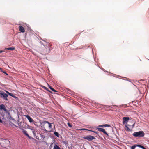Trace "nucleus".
I'll return each mask as SVG.
<instances>
[{
	"instance_id": "obj_1",
	"label": "nucleus",
	"mask_w": 149,
	"mask_h": 149,
	"mask_svg": "<svg viewBox=\"0 0 149 149\" xmlns=\"http://www.w3.org/2000/svg\"><path fill=\"white\" fill-rule=\"evenodd\" d=\"M52 124L47 121H44L41 123V127L42 130L45 131L47 133L52 132L53 130Z\"/></svg>"
},
{
	"instance_id": "obj_2",
	"label": "nucleus",
	"mask_w": 149,
	"mask_h": 149,
	"mask_svg": "<svg viewBox=\"0 0 149 149\" xmlns=\"http://www.w3.org/2000/svg\"><path fill=\"white\" fill-rule=\"evenodd\" d=\"M51 46V44L49 43H47L46 45H44V47L41 50L42 54L46 55L49 53L50 51V47Z\"/></svg>"
},
{
	"instance_id": "obj_3",
	"label": "nucleus",
	"mask_w": 149,
	"mask_h": 149,
	"mask_svg": "<svg viewBox=\"0 0 149 149\" xmlns=\"http://www.w3.org/2000/svg\"><path fill=\"white\" fill-rule=\"evenodd\" d=\"M133 135L136 137L140 138L144 136L145 134L143 131L136 132L133 134Z\"/></svg>"
},
{
	"instance_id": "obj_4",
	"label": "nucleus",
	"mask_w": 149,
	"mask_h": 149,
	"mask_svg": "<svg viewBox=\"0 0 149 149\" xmlns=\"http://www.w3.org/2000/svg\"><path fill=\"white\" fill-rule=\"evenodd\" d=\"M130 124H127L125 126L127 128L126 130L128 131H131V130L130 128L132 129L134 126L135 123H134L132 121L129 122Z\"/></svg>"
},
{
	"instance_id": "obj_5",
	"label": "nucleus",
	"mask_w": 149,
	"mask_h": 149,
	"mask_svg": "<svg viewBox=\"0 0 149 149\" xmlns=\"http://www.w3.org/2000/svg\"><path fill=\"white\" fill-rule=\"evenodd\" d=\"M8 96V94L6 93H5L3 91L0 92V97L3 98L4 100H8L7 97Z\"/></svg>"
},
{
	"instance_id": "obj_6",
	"label": "nucleus",
	"mask_w": 149,
	"mask_h": 149,
	"mask_svg": "<svg viewBox=\"0 0 149 149\" xmlns=\"http://www.w3.org/2000/svg\"><path fill=\"white\" fill-rule=\"evenodd\" d=\"M83 138L89 141H91L94 139H95V138L93 136L91 135H88L84 137Z\"/></svg>"
},
{
	"instance_id": "obj_7",
	"label": "nucleus",
	"mask_w": 149,
	"mask_h": 149,
	"mask_svg": "<svg viewBox=\"0 0 149 149\" xmlns=\"http://www.w3.org/2000/svg\"><path fill=\"white\" fill-rule=\"evenodd\" d=\"M0 110H3L6 113L9 114V112L8 111V110L6 109L5 105L3 104H1L0 105Z\"/></svg>"
},
{
	"instance_id": "obj_8",
	"label": "nucleus",
	"mask_w": 149,
	"mask_h": 149,
	"mask_svg": "<svg viewBox=\"0 0 149 149\" xmlns=\"http://www.w3.org/2000/svg\"><path fill=\"white\" fill-rule=\"evenodd\" d=\"M129 118L128 117H123V124H125V123L127 124L128 121L129 120Z\"/></svg>"
},
{
	"instance_id": "obj_9",
	"label": "nucleus",
	"mask_w": 149,
	"mask_h": 149,
	"mask_svg": "<svg viewBox=\"0 0 149 149\" xmlns=\"http://www.w3.org/2000/svg\"><path fill=\"white\" fill-rule=\"evenodd\" d=\"M97 129L98 131H99L102 132H103L104 134L107 135L108 136L107 133L106 132L104 129L102 128H100V127H98Z\"/></svg>"
},
{
	"instance_id": "obj_10",
	"label": "nucleus",
	"mask_w": 149,
	"mask_h": 149,
	"mask_svg": "<svg viewBox=\"0 0 149 149\" xmlns=\"http://www.w3.org/2000/svg\"><path fill=\"white\" fill-rule=\"evenodd\" d=\"M26 117L28 119L29 121L30 122H33L34 120L33 119L31 118L29 116L27 115L26 116Z\"/></svg>"
},
{
	"instance_id": "obj_11",
	"label": "nucleus",
	"mask_w": 149,
	"mask_h": 149,
	"mask_svg": "<svg viewBox=\"0 0 149 149\" xmlns=\"http://www.w3.org/2000/svg\"><path fill=\"white\" fill-rule=\"evenodd\" d=\"M18 28L19 30L22 33H24L25 32V30L23 27L21 26H19Z\"/></svg>"
},
{
	"instance_id": "obj_12",
	"label": "nucleus",
	"mask_w": 149,
	"mask_h": 149,
	"mask_svg": "<svg viewBox=\"0 0 149 149\" xmlns=\"http://www.w3.org/2000/svg\"><path fill=\"white\" fill-rule=\"evenodd\" d=\"M110 126V125L108 124H104L102 125H100L98 126V127H109Z\"/></svg>"
},
{
	"instance_id": "obj_13",
	"label": "nucleus",
	"mask_w": 149,
	"mask_h": 149,
	"mask_svg": "<svg viewBox=\"0 0 149 149\" xmlns=\"http://www.w3.org/2000/svg\"><path fill=\"white\" fill-rule=\"evenodd\" d=\"M5 49L10 50H13L15 49V48L13 47H11L8 48H5Z\"/></svg>"
},
{
	"instance_id": "obj_14",
	"label": "nucleus",
	"mask_w": 149,
	"mask_h": 149,
	"mask_svg": "<svg viewBox=\"0 0 149 149\" xmlns=\"http://www.w3.org/2000/svg\"><path fill=\"white\" fill-rule=\"evenodd\" d=\"M22 132L25 135L27 136L29 138L30 137V136L28 134L26 131L23 130L22 131Z\"/></svg>"
},
{
	"instance_id": "obj_15",
	"label": "nucleus",
	"mask_w": 149,
	"mask_h": 149,
	"mask_svg": "<svg viewBox=\"0 0 149 149\" xmlns=\"http://www.w3.org/2000/svg\"><path fill=\"white\" fill-rule=\"evenodd\" d=\"M54 135L56 136L57 137H59V133L56 132H54Z\"/></svg>"
},
{
	"instance_id": "obj_16",
	"label": "nucleus",
	"mask_w": 149,
	"mask_h": 149,
	"mask_svg": "<svg viewBox=\"0 0 149 149\" xmlns=\"http://www.w3.org/2000/svg\"><path fill=\"white\" fill-rule=\"evenodd\" d=\"M53 149H60V148L57 145H55L54 146Z\"/></svg>"
},
{
	"instance_id": "obj_17",
	"label": "nucleus",
	"mask_w": 149,
	"mask_h": 149,
	"mask_svg": "<svg viewBox=\"0 0 149 149\" xmlns=\"http://www.w3.org/2000/svg\"><path fill=\"white\" fill-rule=\"evenodd\" d=\"M8 94L10 95V96L15 98H16V97L12 93H8Z\"/></svg>"
},
{
	"instance_id": "obj_18",
	"label": "nucleus",
	"mask_w": 149,
	"mask_h": 149,
	"mask_svg": "<svg viewBox=\"0 0 149 149\" xmlns=\"http://www.w3.org/2000/svg\"><path fill=\"white\" fill-rule=\"evenodd\" d=\"M136 146L142 148L143 149H146V148L144 146L141 145H137Z\"/></svg>"
},
{
	"instance_id": "obj_19",
	"label": "nucleus",
	"mask_w": 149,
	"mask_h": 149,
	"mask_svg": "<svg viewBox=\"0 0 149 149\" xmlns=\"http://www.w3.org/2000/svg\"><path fill=\"white\" fill-rule=\"evenodd\" d=\"M32 130V131L33 133V134L34 135H36V132L35 131V129H34V128L33 129V130Z\"/></svg>"
},
{
	"instance_id": "obj_20",
	"label": "nucleus",
	"mask_w": 149,
	"mask_h": 149,
	"mask_svg": "<svg viewBox=\"0 0 149 149\" xmlns=\"http://www.w3.org/2000/svg\"><path fill=\"white\" fill-rule=\"evenodd\" d=\"M28 128L31 130H33V129H34L33 127L30 126H28Z\"/></svg>"
},
{
	"instance_id": "obj_21",
	"label": "nucleus",
	"mask_w": 149,
	"mask_h": 149,
	"mask_svg": "<svg viewBox=\"0 0 149 149\" xmlns=\"http://www.w3.org/2000/svg\"><path fill=\"white\" fill-rule=\"evenodd\" d=\"M50 89L52 91H53L54 92H57V91H56V90H55L52 87H51Z\"/></svg>"
},
{
	"instance_id": "obj_22",
	"label": "nucleus",
	"mask_w": 149,
	"mask_h": 149,
	"mask_svg": "<svg viewBox=\"0 0 149 149\" xmlns=\"http://www.w3.org/2000/svg\"><path fill=\"white\" fill-rule=\"evenodd\" d=\"M67 124H68V126L70 127H72V125L70 123H68Z\"/></svg>"
},
{
	"instance_id": "obj_23",
	"label": "nucleus",
	"mask_w": 149,
	"mask_h": 149,
	"mask_svg": "<svg viewBox=\"0 0 149 149\" xmlns=\"http://www.w3.org/2000/svg\"><path fill=\"white\" fill-rule=\"evenodd\" d=\"M136 146L134 145L131 147V149H135V148L136 147Z\"/></svg>"
},
{
	"instance_id": "obj_24",
	"label": "nucleus",
	"mask_w": 149,
	"mask_h": 149,
	"mask_svg": "<svg viewBox=\"0 0 149 149\" xmlns=\"http://www.w3.org/2000/svg\"><path fill=\"white\" fill-rule=\"evenodd\" d=\"M88 130L89 131H91V132H94L96 134H97L98 133V132H97L91 130Z\"/></svg>"
},
{
	"instance_id": "obj_25",
	"label": "nucleus",
	"mask_w": 149,
	"mask_h": 149,
	"mask_svg": "<svg viewBox=\"0 0 149 149\" xmlns=\"http://www.w3.org/2000/svg\"><path fill=\"white\" fill-rule=\"evenodd\" d=\"M33 123L34 124L36 125V126L37 125V122H35L34 121H33Z\"/></svg>"
},
{
	"instance_id": "obj_26",
	"label": "nucleus",
	"mask_w": 149,
	"mask_h": 149,
	"mask_svg": "<svg viewBox=\"0 0 149 149\" xmlns=\"http://www.w3.org/2000/svg\"><path fill=\"white\" fill-rule=\"evenodd\" d=\"M2 72L3 73H5V74H7V75H8V74L6 73V72H5V71H2Z\"/></svg>"
},
{
	"instance_id": "obj_27",
	"label": "nucleus",
	"mask_w": 149,
	"mask_h": 149,
	"mask_svg": "<svg viewBox=\"0 0 149 149\" xmlns=\"http://www.w3.org/2000/svg\"><path fill=\"white\" fill-rule=\"evenodd\" d=\"M4 51L3 50H0V53L3 52Z\"/></svg>"
},
{
	"instance_id": "obj_28",
	"label": "nucleus",
	"mask_w": 149,
	"mask_h": 149,
	"mask_svg": "<svg viewBox=\"0 0 149 149\" xmlns=\"http://www.w3.org/2000/svg\"><path fill=\"white\" fill-rule=\"evenodd\" d=\"M44 87L45 88L46 90H47V91H48V89L47 88H46V87H44Z\"/></svg>"
},
{
	"instance_id": "obj_29",
	"label": "nucleus",
	"mask_w": 149,
	"mask_h": 149,
	"mask_svg": "<svg viewBox=\"0 0 149 149\" xmlns=\"http://www.w3.org/2000/svg\"><path fill=\"white\" fill-rule=\"evenodd\" d=\"M86 130V129H79V130Z\"/></svg>"
},
{
	"instance_id": "obj_30",
	"label": "nucleus",
	"mask_w": 149,
	"mask_h": 149,
	"mask_svg": "<svg viewBox=\"0 0 149 149\" xmlns=\"http://www.w3.org/2000/svg\"><path fill=\"white\" fill-rule=\"evenodd\" d=\"M49 88L50 89V88L52 87L51 86L49 85Z\"/></svg>"
},
{
	"instance_id": "obj_31",
	"label": "nucleus",
	"mask_w": 149,
	"mask_h": 149,
	"mask_svg": "<svg viewBox=\"0 0 149 149\" xmlns=\"http://www.w3.org/2000/svg\"><path fill=\"white\" fill-rule=\"evenodd\" d=\"M6 92L8 94V93H10L8 91H6Z\"/></svg>"
},
{
	"instance_id": "obj_32",
	"label": "nucleus",
	"mask_w": 149,
	"mask_h": 149,
	"mask_svg": "<svg viewBox=\"0 0 149 149\" xmlns=\"http://www.w3.org/2000/svg\"><path fill=\"white\" fill-rule=\"evenodd\" d=\"M2 68H0V70H2Z\"/></svg>"
}]
</instances>
